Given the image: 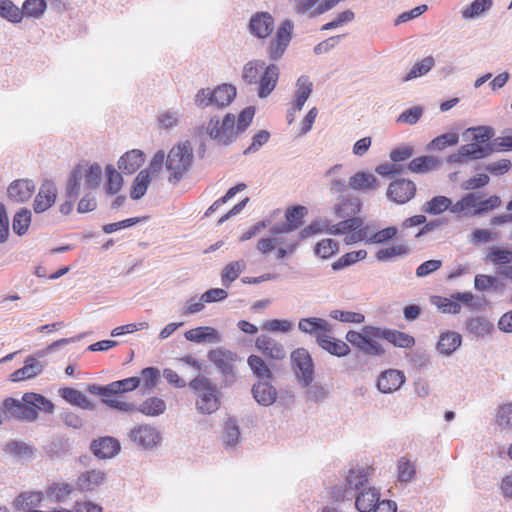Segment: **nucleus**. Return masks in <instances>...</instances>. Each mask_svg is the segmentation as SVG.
<instances>
[{
  "label": "nucleus",
  "instance_id": "1",
  "mask_svg": "<svg viewBox=\"0 0 512 512\" xmlns=\"http://www.w3.org/2000/svg\"><path fill=\"white\" fill-rule=\"evenodd\" d=\"M6 418L11 417L20 421L33 422L38 417V411L53 413L54 404L41 394L28 392L21 400L8 397L3 401Z\"/></svg>",
  "mask_w": 512,
  "mask_h": 512
},
{
  "label": "nucleus",
  "instance_id": "2",
  "mask_svg": "<svg viewBox=\"0 0 512 512\" xmlns=\"http://www.w3.org/2000/svg\"><path fill=\"white\" fill-rule=\"evenodd\" d=\"M269 232V236L262 237L257 241L256 250L260 254L267 256L276 251L275 258L281 260L294 254L298 249L301 241L297 234L293 232L275 233L272 231V227Z\"/></svg>",
  "mask_w": 512,
  "mask_h": 512
},
{
  "label": "nucleus",
  "instance_id": "3",
  "mask_svg": "<svg viewBox=\"0 0 512 512\" xmlns=\"http://www.w3.org/2000/svg\"><path fill=\"white\" fill-rule=\"evenodd\" d=\"M193 148L189 141H184L174 146L165 160L166 170L170 173L169 183L178 184L190 169L193 162Z\"/></svg>",
  "mask_w": 512,
  "mask_h": 512
},
{
  "label": "nucleus",
  "instance_id": "4",
  "mask_svg": "<svg viewBox=\"0 0 512 512\" xmlns=\"http://www.w3.org/2000/svg\"><path fill=\"white\" fill-rule=\"evenodd\" d=\"M189 387L195 393L196 409L201 414H212L220 407V392L207 377L197 376L190 381Z\"/></svg>",
  "mask_w": 512,
  "mask_h": 512
},
{
  "label": "nucleus",
  "instance_id": "5",
  "mask_svg": "<svg viewBox=\"0 0 512 512\" xmlns=\"http://www.w3.org/2000/svg\"><path fill=\"white\" fill-rule=\"evenodd\" d=\"M236 97V88L231 84H221L214 89L201 88L194 96V104L200 109L228 106Z\"/></svg>",
  "mask_w": 512,
  "mask_h": 512
},
{
  "label": "nucleus",
  "instance_id": "6",
  "mask_svg": "<svg viewBox=\"0 0 512 512\" xmlns=\"http://www.w3.org/2000/svg\"><path fill=\"white\" fill-rule=\"evenodd\" d=\"M206 133L218 145H230L238 136L235 129V115L227 113L222 120L217 116L211 117L206 125Z\"/></svg>",
  "mask_w": 512,
  "mask_h": 512
},
{
  "label": "nucleus",
  "instance_id": "7",
  "mask_svg": "<svg viewBox=\"0 0 512 512\" xmlns=\"http://www.w3.org/2000/svg\"><path fill=\"white\" fill-rule=\"evenodd\" d=\"M207 357L222 375L223 384L225 386L232 385L236 380L234 364L238 359L237 354L226 348L217 347L210 350Z\"/></svg>",
  "mask_w": 512,
  "mask_h": 512
},
{
  "label": "nucleus",
  "instance_id": "8",
  "mask_svg": "<svg viewBox=\"0 0 512 512\" xmlns=\"http://www.w3.org/2000/svg\"><path fill=\"white\" fill-rule=\"evenodd\" d=\"M293 29L294 24L289 19L280 24L267 47V55L270 60L278 61L282 58L292 40Z\"/></svg>",
  "mask_w": 512,
  "mask_h": 512
},
{
  "label": "nucleus",
  "instance_id": "9",
  "mask_svg": "<svg viewBox=\"0 0 512 512\" xmlns=\"http://www.w3.org/2000/svg\"><path fill=\"white\" fill-rule=\"evenodd\" d=\"M291 361L298 381L302 386H309L314 377V364L309 352L298 348L291 353Z\"/></svg>",
  "mask_w": 512,
  "mask_h": 512
},
{
  "label": "nucleus",
  "instance_id": "10",
  "mask_svg": "<svg viewBox=\"0 0 512 512\" xmlns=\"http://www.w3.org/2000/svg\"><path fill=\"white\" fill-rule=\"evenodd\" d=\"M141 384V379L138 377H129L126 379L111 382L105 386L97 384H90L87 387L89 393L106 396H118L122 393L130 392L138 388Z\"/></svg>",
  "mask_w": 512,
  "mask_h": 512
},
{
  "label": "nucleus",
  "instance_id": "11",
  "mask_svg": "<svg viewBox=\"0 0 512 512\" xmlns=\"http://www.w3.org/2000/svg\"><path fill=\"white\" fill-rule=\"evenodd\" d=\"M129 440L135 446L148 450L157 447L161 441V434L155 427L142 424L130 431Z\"/></svg>",
  "mask_w": 512,
  "mask_h": 512
},
{
  "label": "nucleus",
  "instance_id": "12",
  "mask_svg": "<svg viewBox=\"0 0 512 512\" xmlns=\"http://www.w3.org/2000/svg\"><path fill=\"white\" fill-rule=\"evenodd\" d=\"M415 193V183L406 179L393 181L387 189V197L398 204L408 202L414 197Z\"/></svg>",
  "mask_w": 512,
  "mask_h": 512
},
{
  "label": "nucleus",
  "instance_id": "13",
  "mask_svg": "<svg viewBox=\"0 0 512 512\" xmlns=\"http://www.w3.org/2000/svg\"><path fill=\"white\" fill-rule=\"evenodd\" d=\"M248 29L253 36L265 39L274 30V18L268 12H257L250 18Z\"/></svg>",
  "mask_w": 512,
  "mask_h": 512
},
{
  "label": "nucleus",
  "instance_id": "14",
  "mask_svg": "<svg viewBox=\"0 0 512 512\" xmlns=\"http://www.w3.org/2000/svg\"><path fill=\"white\" fill-rule=\"evenodd\" d=\"M306 214L307 208L304 206L290 207L285 214L286 222L276 223L272 226V231L275 233L294 232L303 224V218Z\"/></svg>",
  "mask_w": 512,
  "mask_h": 512
},
{
  "label": "nucleus",
  "instance_id": "15",
  "mask_svg": "<svg viewBox=\"0 0 512 512\" xmlns=\"http://www.w3.org/2000/svg\"><path fill=\"white\" fill-rule=\"evenodd\" d=\"M279 67L271 63L264 67L256 85H258L257 94L260 98L268 97L275 89L279 79Z\"/></svg>",
  "mask_w": 512,
  "mask_h": 512
},
{
  "label": "nucleus",
  "instance_id": "16",
  "mask_svg": "<svg viewBox=\"0 0 512 512\" xmlns=\"http://www.w3.org/2000/svg\"><path fill=\"white\" fill-rule=\"evenodd\" d=\"M335 7L334 0H294V9L301 15L316 17Z\"/></svg>",
  "mask_w": 512,
  "mask_h": 512
},
{
  "label": "nucleus",
  "instance_id": "17",
  "mask_svg": "<svg viewBox=\"0 0 512 512\" xmlns=\"http://www.w3.org/2000/svg\"><path fill=\"white\" fill-rule=\"evenodd\" d=\"M298 329L304 334L318 338L323 337L327 332H332V325L325 319L319 317L301 318L298 322Z\"/></svg>",
  "mask_w": 512,
  "mask_h": 512
},
{
  "label": "nucleus",
  "instance_id": "18",
  "mask_svg": "<svg viewBox=\"0 0 512 512\" xmlns=\"http://www.w3.org/2000/svg\"><path fill=\"white\" fill-rule=\"evenodd\" d=\"M35 191V184L29 179H17L10 183L7 188L9 200L15 203L28 201Z\"/></svg>",
  "mask_w": 512,
  "mask_h": 512
},
{
  "label": "nucleus",
  "instance_id": "19",
  "mask_svg": "<svg viewBox=\"0 0 512 512\" xmlns=\"http://www.w3.org/2000/svg\"><path fill=\"white\" fill-rule=\"evenodd\" d=\"M57 189L52 181H45L36 195L33 203L35 213H42L49 209L56 200Z\"/></svg>",
  "mask_w": 512,
  "mask_h": 512
},
{
  "label": "nucleus",
  "instance_id": "20",
  "mask_svg": "<svg viewBox=\"0 0 512 512\" xmlns=\"http://www.w3.org/2000/svg\"><path fill=\"white\" fill-rule=\"evenodd\" d=\"M371 331L374 332V336L381 337L399 348H412L415 345V338L412 335L399 330L378 327V330Z\"/></svg>",
  "mask_w": 512,
  "mask_h": 512
},
{
  "label": "nucleus",
  "instance_id": "21",
  "mask_svg": "<svg viewBox=\"0 0 512 512\" xmlns=\"http://www.w3.org/2000/svg\"><path fill=\"white\" fill-rule=\"evenodd\" d=\"M93 454L99 459H109L120 451V443L113 437H101L93 440L90 445Z\"/></svg>",
  "mask_w": 512,
  "mask_h": 512
},
{
  "label": "nucleus",
  "instance_id": "22",
  "mask_svg": "<svg viewBox=\"0 0 512 512\" xmlns=\"http://www.w3.org/2000/svg\"><path fill=\"white\" fill-rule=\"evenodd\" d=\"M107 479L102 470H88L81 473L76 480V488L81 492H91L101 486Z\"/></svg>",
  "mask_w": 512,
  "mask_h": 512
},
{
  "label": "nucleus",
  "instance_id": "23",
  "mask_svg": "<svg viewBox=\"0 0 512 512\" xmlns=\"http://www.w3.org/2000/svg\"><path fill=\"white\" fill-rule=\"evenodd\" d=\"M253 398L261 406H271L276 402L278 392L276 388L268 381H258L251 389Z\"/></svg>",
  "mask_w": 512,
  "mask_h": 512
},
{
  "label": "nucleus",
  "instance_id": "24",
  "mask_svg": "<svg viewBox=\"0 0 512 512\" xmlns=\"http://www.w3.org/2000/svg\"><path fill=\"white\" fill-rule=\"evenodd\" d=\"M255 346L266 357L274 360H281L286 356L284 346L275 339L264 334L257 337Z\"/></svg>",
  "mask_w": 512,
  "mask_h": 512
},
{
  "label": "nucleus",
  "instance_id": "25",
  "mask_svg": "<svg viewBox=\"0 0 512 512\" xmlns=\"http://www.w3.org/2000/svg\"><path fill=\"white\" fill-rule=\"evenodd\" d=\"M405 381V377L402 372L389 369L380 374L377 387L382 393H392L398 390Z\"/></svg>",
  "mask_w": 512,
  "mask_h": 512
},
{
  "label": "nucleus",
  "instance_id": "26",
  "mask_svg": "<svg viewBox=\"0 0 512 512\" xmlns=\"http://www.w3.org/2000/svg\"><path fill=\"white\" fill-rule=\"evenodd\" d=\"M145 155L139 149L127 151L118 160V168L124 174L135 173L144 163Z\"/></svg>",
  "mask_w": 512,
  "mask_h": 512
},
{
  "label": "nucleus",
  "instance_id": "27",
  "mask_svg": "<svg viewBox=\"0 0 512 512\" xmlns=\"http://www.w3.org/2000/svg\"><path fill=\"white\" fill-rule=\"evenodd\" d=\"M185 338L188 341L195 343H220L222 341L220 333L210 326H201L190 329L185 332Z\"/></svg>",
  "mask_w": 512,
  "mask_h": 512
},
{
  "label": "nucleus",
  "instance_id": "28",
  "mask_svg": "<svg viewBox=\"0 0 512 512\" xmlns=\"http://www.w3.org/2000/svg\"><path fill=\"white\" fill-rule=\"evenodd\" d=\"M332 332H327L323 337L318 338V346L331 355L344 357L350 353L348 344L340 339L331 336Z\"/></svg>",
  "mask_w": 512,
  "mask_h": 512
},
{
  "label": "nucleus",
  "instance_id": "29",
  "mask_svg": "<svg viewBox=\"0 0 512 512\" xmlns=\"http://www.w3.org/2000/svg\"><path fill=\"white\" fill-rule=\"evenodd\" d=\"M44 365L36 358L29 356L24 362V366L17 369L10 375V380L19 382L26 379H31L39 375L43 371Z\"/></svg>",
  "mask_w": 512,
  "mask_h": 512
},
{
  "label": "nucleus",
  "instance_id": "30",
  "mask_svg": "<svg viewBox=\"0 0 512 512\" xmlns=\"http://www.w3.org/2000/svg\"><path fill=\"white\" fill-rule=\"evenodd\" d=\"M462 337L455 331L440 334L436 350L443 356H451L461 345Z\"/></svg>",
  "mask_w": 512,
  "mask_h": 512
},
{
  "label": "nucleus",
  "instance_id": "31",
  "mask_svg": "<svg viewBox=\"0 0 512 512\" xmlns=\"http://www.w3.org/2000/svg\"><path fill=\"white\" fill-rule=\"evenodd\" d=\"M441 160L433 155H424L414 158L409 164L408 169L413 173L424 174L437 171L441 168Z\"/></svg>",
  "mask_w": 512,
  "mask_h": 512
},
{
  "label": "nucleus",
  "instance_id": "32",
  "mask_svg": "<svg viewBox=\"0 0 512 512\" xmlns=\"http://www.w3.org/2000/svg\"><path fill=\"white\" fill-rule=\"evenodd\" d=\"M361 209V202L358 197H342L334 206V214L338 218H356L355 215Z\"/></svg>",
  "mask_w": 512,
  "mask_h": 512
},
{
  "label": "nucleus",
  "instance_id": "33",
  "mask_svg": "<svg viewBox=\"0 0 512 512\" xmlns=\"http://www.w3.org/2000/svg\"><path fill=\"white\" fill-rule=\"evenodd\" d=\"M349 187L353 190L369 192L377 189L378 180L369 172H357L350 177Z\"/></svg>",
  "mask_w": 512,
  "mask_h": 512
},
{
  "label": "nucleus",
  "instance_id": "34",
  "mask_svg": "<svg viewBox=\"0 0 512 512\" xmlns=\"http://www.w3.org/2000/svg\"><path fill=\"white\" fill-rule=\"evenodd\" d=\"M379 498L377 489H363L356 495L355 506L359 512H371Z\"/></svg>",
  "mask_w": 512,
  "mask_h": 512
},
{
  "label": "nucleus",
  "instance_id": "35",
  "mask_svg": "<svg viewBox=\"0 0 512 512\" xmlns=\"http://www.w3.org/2000/svg\"><path fill=\"white\" fill-rule=\"evenodd\" d=\"M246 266L247 264L243 259L226 264L221 271L222 286L229 288L240 274L245 271Z\"/></svg>",
  "mask_w": 512,
  "mask_h": 512
},
{
  "label": "nucleus",
  "instance_id": "36",
  "mask_svg": "<svg viewBox=\"0 0 512 512\" xmlns=\"http://www.w3.org/2000/svg\"><path fill=\"white\" fill-rule=\"evenodd\" d=\"M342 219V221L336 224H331L330 221L327 220L326 233L330 235H346L352 232V230H356L360 226H363L361 218Z\"/></svg>",
  "mask_w": 512,
  "mask_h": 512
},
{
  "label": "nucleus",
  "instance_id": "37",
  "mask_svg": "<svg viewBox=\"0 0 512 512\" xmlns=\"http://www.w3.org/2000/svg\"><path fill=\"white\" fill-rule=\"evenodd\" d=\"M61 397L72 405L78 406L82 409L93 410L94 405L92 402L77 389L65 387L59 390Z\"/></svg>",
  "mask_w": 512,
  "mask_h": 512
},
{
  "label": "nucleus",
  "instance_id": "38",
  "mask_svg": "<svg viewBox=\"0 0 512 512\" xmlns=\"http://www.w3.org/2000/svg\"><path fill=\"white\" fill-rule=\"evenodd\" d=\"M477 208V192L464 195L459 201L453 204L451 213L463 216H476L474 211Z\"/></svg>",
  "mask_w": 512,
  "mask_h": 512
},
{
  "label": "nucleus",
  "instance_id": "39",
  "mask_svg": "<svg viewBox=\"0 0 512 512\" xmlns=\"http://www.w3.org/2000/svg\"><path fill=\"white\" fill-rule=\"evenodd\" d=\"M466 329L469 334L483 338L494 331V325L485 317H473L467 320Z\"/></svg>",
  "mask_w": 512,
  "mask_h": 512
},
{
  "label": "nucleus",
  "instance_id": "40",
  "mask_svg": "<svg viewBox=\"0 0 512 512\" xmlns=\"http://www.w3.org/2000/svg\"><path fill=\"white\" fill-rule=\"evenodd\" d=\"M296 92H295V108L297 110H302L305 102L309 98L310 94L313 90V83L310 81L309 77L306 75H302L298 78L296 82Z\"/></svg>",
  "mask_w": 512,
  "mask_h": 512
},
{
  "label": "nucleus",
  "instance_id": "41",
  "mask_svg": "<svg viewBox=\"0 0 512 512\" xmlns=\"http://www.w3.org/2000/svg\"><path fill=\"white\" fill-rule=\"evenodd\" d=\"M453 204L450 198L439 195L425 202L422 206V211L430 215H439L446 210L451 212Z\"/></svg>",
  "mask_w": 512,
  "mask_h": 512
},
{
  "label": "nucleus",
  "instance_id": "42",
  "mask_svg": "<svg viewBox=\"0 0 512 512\" xmlns=\"http://www.w3.org/2000/svg\"><path fill=\"white\" fill-rule=\"evenodd\" d=\"M166 410V403L159 397H149L137 406V411L150 417L163 414Z\"/></svg>",
  "mask_w": 512,
  "mask_h": 512
},
{
  "label": "nucleus",
  "instance_id": "43",
  "mask_svg": "<svg viewBox=\"0 0 512 512\" xmlns=\"http://www.w3.org/2000/svg\"><path fill=\"white\" fill-rule=\"evenodd\" d=\"M459 142V135L456 132L441 134L432 139L426 146L428 151H442L447 147L456 145Z\"/></svg>",
  "mask_w": 512,
  "mask_h": 512
},
{
  "label": "nucleus",
  "instance_id": "44",
  "mask_svg": "<svg viewBox=\"0 0 512 512\" xmlns=\"http://www.w3.org/2000/svg\"><path fill=\"white\" fill-rule=\"evenodd\" d=\"M266 63L262 60H251L247 62L242 70V79L246 84H256Z\"/></svg>",
  "mask_w": 512,
  "mask_h": 512
},
{
  "label": "nucleus",
  "instance_id": "45",
  "mask_svg": "<svg viewBox=\"0 0 512 512\" xmlns=\"http://www.w3.org/2000/svg\"><path fill=\"white\" fill-rule=\"evenodd\" d=\"M41 492H24L21 493L13 502V506L17 511H24L37 506L42 501Z\"/></svg>",
  "mask_w": 512,
  "mask_h": 512
},
{
  "label": "nucleus",
  "instance_id": "46",
  "mask_svg": "<svg viewBox=\"0 0 512 512\" xmlns=\"http://www.w3.org/2000/svg\"><path fill=\"white\" fill-rule=\"evenodd\" d=\"M247 364L256 377L263 380H270L273 377L272 371L260 356L250 355Z\"/></svg>",
  "mask_w": 512,
  "mask_h": 512
},
{
  "label": "nucleus",
  "instance_id": "47",
  "mask_svg": "<svg viewBox=\"0 0 512 512\" xmlns=\"http://www.w3.org/2000/svg\"><path fill=\"white\" fill-rule=\"evenodd\" d=\"M151 182V177L148 170H142L134 179L130 196L134 200L142 198Z\"/></svg>",
  "mask_w": 512,
  "mask_h": 512
},
{
  "label": "nucleus",
  "instance_id": "48",
  "mask_svg": "<svg viewBox=\"0 0 512 512\" xmlns=\"http://www.w3.org/2000/svg\"><path fill=\"white\" fill-rule=\"evenodd\" d=\"M83 169L80 166L74 168L69 174L66 184V198L76 199L80 192Z\"/></svg>",
  "mask_w": 512,
  "mask_h": 512
},
{
  "label": "nucleus",
  "instance_id": "49",
  "mask_svg": "<svg viewBox=\"0 0 512 512\" xmlns=\"http://www.w3.org/2000/svg\"><path fill=\"white\" fill-rule=\"evenodd\" d=\"M367 257L366 250H358L348 252L342 255L338 260L332 263L331 267L334 271L345 269Z\"/></svg>",
  "mask_w": 512,
  "mask_h": 512
},
{
  "label": "nucleus",
  "instance_id": "50",
  "mask_svg": "<svg viewBox=\"0 0 512 512\" xmlns=\"http://www.w3.org/2000/svg\"><path fill=\"white\" fill-rule=\"evenodd\" d=\"M408 253L409 248L406 245L399 244L379 249L375 254V258L379 262H388L396 257H404Z\"/></svg>",
  "mask_w": 512,
  "mask_h": 512
},
{
  "label": "nucleus",
  "instance_id": "51",
  "mask_svg": "<svg viewBox=\"0 0 512 512\" xmlns=\"http://www.w3.org/2000/svg\"><path fill=\"white\" fill-rule=\"evenodd\" d=\"M367 481L368 476L365 468L351 469L346 477V489L363 490Z\"/></svg>",
  "mask_w": 512,
  "mask_h": 512
},
{
  "label": "nucleus",
  "instance_id": "52",
  "mask_svg": "<svg viewBox=\"0 0 512 512\" xmlns=\"http://www.w3.org/2000/svg\"><path fill=\"white\" fill-rule=\"evenodd\" d=\"M492 5V0H474L462 10V17L464 19H475L490 10Z\"/></svg>",
  "mask_w": 512,
  "mask_h": 512
},
{
  "label": "nucleus",
  "instance_id": "53",
  "mask_svg": "<svg viewBox=\"0 0 512 512\" xmlns=\"http://www.w3.org/2000/svg\"><path fill=\"white\" fill-rule=\"evenodd\" d=\"M342 168V164H335L325 173V177L330 178V189L333 193H344L347 191L346 181L339 178Z\"/></svg>",
  "mask_w": 512,
  "mask_h": 512
},
{
  "label": "nucleus",
  "instance_id": "54",
  "mask_svg": "<svg viewBox=\"0 0 512 512\" xmlns=\"http://www.w3.org/2000/svg\"><path fill=\"white\" fill-rule=\"evenodd\" d=\"M462 151L468 160H477L489 156L492 153L491 145H480L478 143H468L462 145Z\"/></svg>",
  "mask_w": 512,
  "mask_h": 512
},
{
  "label": "nucleus",
  "instance_id": "55",
  "mask_svg": "<svg viewBox=\"0 0 512 512\" xmlns=\"http://www.w3.org/2000/svg\"><path fill=\"white\" fill-rule=\"evenodd\" d=\"M31 211L26 208H21L13 217L12 228L13 231L19 235H24L31 223Z\"/></svg>",
  "mask_w": 512,
  "mask_h": 512
},
{
  "label": "nucleus",
  "instance_id": "56",
  "mask_svg": "<svg viewBox=\"0 0 512 512\" xmlns=\"http://www.w3.org/2000/svg\"><path fill=\"white\" fill-rule=\"evenodd\" d=\"M0 17L11 23H19L23 19V12L11 0H0Z\"/></svg>",
  "mask_w": 512,
  "mask_h": 512
},
{
  "label": "nucleus",
  "instance_id": "57",
  "mask_svg": "<svg viewBox=\"0 0 512 512\" xmlns=\"http://www.w3.org/2000/svg\"><path fill=\"white\" fill-rule=\"evenodd\" d=\"M72 491L73 486L71 484L59 482L51 484L46 490V495L51 500L61 502L65 500Z\"/></svg>",
  "mask_w": 512,
  "mask_h": 512
},
{
  "label": "nucleus",
  "instance_id": "58",
  "mask_svg": "<svg viewBox=\"0 0 512 512\" xmlns=\"http://www.w3.org/2000/svg\"><path fill=\"white\" fill-rule=\"evenodd\" d=\"M434 58L432 56H428L424 58L423 60L415 63L413 67L410 69V71L406 74V76L403 78V81H410L412 79L421 77L425 74H427L432 67L434 66Z\"/></svg>",
  "mask_w": 512,
  "mask_h": 512
},
{
  "label": "nucleus",
  "instance_id": "59",
  "mask_svg": "<svg viewBox=\"0 0 512 512\" xmlns=\"http://www.w3.org/2000/svg\"><path fill=\"white\" fill-rule=\"evenodd\" d=\"M338 251L339 242L330 238L322 239L314 248L315 255L322 259H329Z\"/></svg>",
  "mask_w": 512,
  "mask_h": 512
},
{
  "label": "nucleus",
  "instance_id": "60",
  "mask_svg": "<svg viewBox=\"0 0 512 512\" xmlns=\"http://www.w3.org/2000/svg\"><path fill=\"white\" fill-rule=\"evenodd\" d=\"M239 437L240 430L236 420L228 419L225 423L224 433L222 436L225 447H234L238 443Z\"/></svg>",
  "mask_w": 512,
  "mask_h": 512
},
{
  "label": "nucleus",
  "instance_id": "61",
  "mask_svg": "<svg viewBox=\"0 0 512 512\" xmlns=\"http://www.w3.org/2000/svg\"><path fill=\"white\" fill-rule=\"evenodd\" d=\"M46 9L47 3L45 0H25L20 10L23 12V16L39 18L44 14Z\"/></svg>",
  "mask_w": 512,
  "mask_h": 512
},
{
  "label": "nucleus",
  "instance_id": "62",
  "mask_svg": "<svg viewBox=\"0 0 512 512\" xmlns=\"http://www.w3.org/2000/svg\"><path fill=\"white\" fill-rule=\"evenodd\" d=\"M107 173V184H106V192L108 194L114 195L118 193L123 185V178L121 174L111 165L106 167Z\"/></svg>",
  "mask_w": 512,
  "mask_h": 512
},
{
  "label": "nucleus",
  "instance_id": "63",
  "mask_svg": "<svg viewBox=\"0 0 512 512\" xmlns=\"http://www.w3.org/2000/svg\"><path fill=\"white\" fill-rule=\"evenodd\" d=\"M486 260L495 265H505L512 262V251L506 248L493 247L489 250Z\"/></svg>",
  "mask_w": 512,
  "mask_h": 512
},
{
  "label": "nucleus",
  "instance_id": "64",
  "mask_svg": "<svg viewBox=\"0 0 512 512\" xmlns=\"http://www.w3.org/2000/svg\"><path fill=\"white\" fill-rule=\"evenodd\" d=\"M496 423L504 429L512 428V403H506L497 409Z\"/></svg>",
  "mask_w": 512,
  "mask_h": 512
}]
</instances>
